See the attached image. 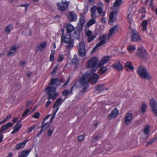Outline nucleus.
<instances>
[{"mask_svg": "<svg viewBox=\"0 0 157 157\" xmlns=\"http://www.w3.org/2000/svg\"><path fill=\"white\" fill-rule=\"evenodd\" d=\"M78 59H73L70 63V65H74L75 66V69L77 68L79 64Z\"/></svg>", "mask_w": 157, "mask_h": 157, "instance_id": "obj_30", "label": "nucleus"}, {"mask_svg": "<svg viewBox=\"0 0 157 157\" xmlns=\"http://www.w3.org/2000/svg\"><path fill=\"white\" fill-rule=\"evenodd\" d=\"M31 151V149H28V150L26 151H23L19 155L18 157H27Z\"/></svg>", "mask_w": 157, "mask_h": 157, "instance_id": "obj_22", "label": "nucleus"}, {"mask_svg": "<svg viewBox=\"0 0 157 157\" xmlns=\"http://www.w3.org/2000/svg\"><path fill=\"white\" fill-rule=\"evenodd\" d=\"M62 94L63 96L65 97L66 98H67L68 95H69V90H64L62 91Z\"/></svg>", "mask_w": 157, "mask_h": 157, "instance_id": "obj_40", "label": "nucleus"}, {"mask_svg": "<svg viewBox=\"0 0 157 157\" xmlns=\"http://www.w3.org/2000/svg\"><path fill=\"white\" fill-rule=\"evenodd\" d=\"M54 128L53 126H51L48 131V134L49 137H50L52 135L54 131Z\"/></svg>", "mask_w": 157, "mask_h": 157, "instance_id": "obj_35", "label": "nucleus"}, {"mask_svg": "<svg viewBox=\"0 0 157 157\" xmlns=\"http://www.w3.org/2000/svg\"><path fill=\"white\" fill-rule=\"evenodd\" d=\"M85 135V133H84V134L82 135H80L78 136V141L79 142H81L82 141V140L84 139V135Z\"/></svg>", "mask_w": 157, "mask_h": 157, "instance_id": "obj_55", "label": "nucleus"}, {"mask_svg": "<svg viewBox=\"0 0 157 157\" xmlns=\"http://www.w3.org/2000/svg\"><path fill=\"white\" fill-rule=\"evenodd\" d=\"M107 70V69L105 67H102L98 70V73L102 75L106 72Z\"/></svg>", "mask_w": 157, "mask_h": 157, "instance_id": "obj_31", "label": "nucleus"}, {"mask_svg": "<svg viewBox=\"0 0 157 157\" xmlns=\"http://www.w3.org/2000/svg\"><path fill=\"white\" fill-rule=\"evenodd\" d=\"M150 106L154 114L157 117V102L154 98H151L150 101Z\"/></svg>", "mask_w": 157, "mask_h": 157, "instance_id": "obj_8", "label": "nucleus"}, {"mask_svg": "<svg viewBox=\"0 0 157 157\" xmlns=\"http://www.w3.org/2000/svg\"><path fill=\"white\" fill-rule=\"evenodd\" d=\"M90 74L88 72L85 73L77 81L75 84L77 87H81L85 85L89 84V81L91 79L90 77L88 78Z\"/></svg>", "mask_w": 157, "mask_h": 157, "instance_id": "obj_3", "label": "nucleus"}, {"mask_svg": "<svg viewBox=\"0 0 157 157\" xmlns=\"http://www.w3.org/2000/svg\"><path fill=\"white\" fill-rule=\"evenodd\" d=\"M83 25H82L78 24L77 26L75 28V29L77 31L81 32L82 29Z\"/></svg>", "mask_w": 157, "mask_h": 157, "instance_id": "obj_41", "label": "nucleus"}, {"mask_svg": "<svg viewBox=\"0 0 157 157\" xmlns=\"http://www.w3.org/2000/svg\"><path fill=\"white\" fill-rule=\"evenodd\" d=\"M41 128V129H42L43 131H44L51 124L50 122H47L44 123H42V122Z\"/></svg>", "mask_w": 157, "mask_h": 157, "instance_id": "obj_24", "label": "nucleus"}, {"mask_svg": "<svg viewBox=\"0 0 157 157\" xmlns=\"http://www.w3.org/2000/svg\"><path fill=\"white\" fill-rule=\"evenodd\" d=\"M118 115V111L116 108L113 109L108 116L109 119H112L116 117Z\"/></svg>", "mask_w": 157, "mask_h": 157, "instance_id": "obj_13", "label": "nucleus"}, {"mask_svg": "<svg viewBox=\"0 0 157 157\" xmlns=\"http://www.w3.org/2000/svg\"><path fill=\"white\" fill-rule=\"evenodd\" d=\"M46 94H48V96L47 97V99L49 100L50 99H53L52 95L53 94L52 93H50L49 92L47 91L46 90H45Z\"/></svg>", "mask_w": 157, "mask_h": 157, "instance_id": "obj_48", "label": "nucleus"}, {"mask_svg": "<svg viewBox=\"0 0 157 157\" xmlns=\"http://www.w3.org/2000/svg\"><path fill=\"white\" fill-rule=\"evenodd\" d=\"M118 13V11H113L111 12L109 15V21L112 22L113 21L114 19V14Z\"/></svg>", "mask_w": 157, "mask_h": 157, "instance_id": "obj_33", "label": "nucleus"}, {"mask_svg": "<svg viewBox=\"0 0 157 157\" xmlns=\"http://www.w3.org/2000/svg\"><path fill=\"white\" fill-rule=\"evenodd\" d=\"M97 9V7L96 6H93L90 10L91 13H94L96 12Z\"/></svg>", "mask_w": 157, "mask_h": 157, "instance_id": "obj_59", "label": "nucleus"}, {"mask_svg": "<svg viewBox=\"0 0 157 157\" xmlns=\"http://www.w3.org/2000/svg\"><path fill=\"white\" fill-rule=\"evenodd\" d=\"M85 21V18L84 16L81 15V17L79 19V24L83 25Z\"/></svg>", "mask_w": 157, "mask_h": 157, "instance_id": "obj_44", "label": "nucleus"}, {"mask_svg": "<svg viewBox=\"0 0 157 157\" xmlns=\"http://www.w3.org/2000/svg\"><path fill=\"white\" fill-rule=\"evenodd\" d=\"M138 51L136 53V55L142 60H146L148 58V55L143 48L138 47Z\"/></svg>", "mask_w": 157, "mask_h": 157, "instance_id": "obj_6", "label": "nucleus"}, {"mask_svg": "<svg viewBox=\"0 0 157 157\" xmlns=\"http://www.w3.org/2000/svg\"><path fill=\"white\" fill-rule=\"evenodd\" d=\"M86 35L88 37V42H90L92 41L96 37L97 35H91L92 32L90 30H88L85 32Z\"/></svg>", "mask_w": 157, "mask_h": 157, "instance_id": "obj_14", "label": "nucleus"}, {"mask_svg": "<svg viewBox=\"0 0 157 157\" xmlns=\"http://www.w3.org/2000/svg\"><path fill=\"white\" fill-rule=\"evenodd\" d=\"M74 42V39H71V34L66 33L64 36H61V44L63 42L66 44H68L66 46L67 49H70L73 47Z\"/></svg>", "mask_w": 157, "mask_h": 157, "instance_id": "obj_2", "label": "nucleus"}, {"mask_svg": "<svg viewBox=\"0 0 157 157\" xmlns=\"http://www.w3.org/2000/svg\"><path fill=\"white\" fill-rule=\"evenodd\" d=\"M22 127L21 124V121H19L14 126V128H19V130Z\"/></svg>", "mask_w": 157, "mask_h": 157, "instance_id": "obj_46", "label": "nucleus"}, {"mask_svg": "<svg viewBox=\"0 0 157 157\" xmlns=\"http://www.w3.org/2000/svg\"><path fill=\"white\" fill-rule=\"evenodd\" d=\"M112 67L118 71H122L123 69V67L121 64L120 61L117 62L113 64L112 65Z\"/></svg>", "mask_w": 157, "mask_h": 157, "instance_id": "obj_15", "label": "nucleus"}, {"mask_svg": "<svg viewBox=\"0 0 157 157\" xmlns=\"http://www.w3.org/2000/svg\"><path fill=\"white\" fill-rule=\"evenodd\" d=\"M99 75L96 73L94 74L92 76V78L97 80L99 79Z\"/></svg>", "mask_w": 157, "mask_h": 157, "instance_id": "obj_54", "label": "nucleus"}, {"mask_svg": "<svg viewBox=\"0 0 157 157\" xmlns=\"http://www.w3.org/2000/svg\"><path fill=\"white\" fill-rule=\"evenodd\" d=\"M13 27V25L11 24L9 25L8 26H7L5 29L6 31V32H8L9 33L11 29Z\"/></svg>", "mask_w": 157, "mask_h": 157, "instance_id": "obj_45", "label": "nucleus"}, {"mask_svg": "<svg viewBox=\"0 0 157 157\" xmlns=\"http://www.w3.org/2000/svg\"><path fill=\"white\" fill-rule=\"evenodd\" d=\"M36 124L32 126L29 127L27 132V133H29L32 132L33 129L35 127Z\"/></svg>", "mask_w": 157, "mask_h": 157, "instance_id": "obj_56", "label": "nucleus"}, {"mask_svg": "<svg viewBox=\"0 0 157 157\" xmlns=\"http://www.w3.org/2000/svg\"><path fill=\"white\" fill-rule=\"evenodd\" d=\"M135 46H132V45L128 46L127 48L128 50L130 52H131L132 51L133 52L135 50Z\"/></svg>", "mask_w": 157, "mask_h": 157, "instance_id": "obj_49", "label": "nucleus"}, {"mask_svg": "<svg viewBox=\"0 0 157 157\" xmlns=\"http://www.w3.org/2000/svg\"><path fill=\"white\" fill-rule=\"evenodd\" d=\"M67 17L70 22L75 21L77 19V16L75 13L73 11L70 12L67 15Z\"/></svg>", "mask_w": 157, "mask_h": 157, "instance_id": "obj_12", "label": "nucleus"}, {"mask_svg": "<svg viewBox=\"0 0 157 157\" xmlns=\"http://www.w3.org/2000/svg\"><path fill=\"white\" fill-rule=\"evenodd\" d=\"M89 86V84H87L85 85L83 87L82 90L80 91L78 93V95L81 96L83 94V93L85 92L86 90L88 88Z\"/></svg>", "mask_w": 157, "mask_h": 157, "instance_id": "obj_32", "label": "nucleus"}, {"mask_svg": "<svg viewBox=\"0 0 157 157\" xmlns=\"http://www.w3.org/2000/svg\"><path fill=\"white\" fill-rule=\"evenodd\" d=\"M56 88L55 87H52L51 86H47L45 89V90L49 92L50 93L56 92Z\"/></svg>", "mask_w": 157, "mask_h": 157, "instance_id": "obj_29", "label": "nucleus"}, {"mask_svg": "<svg viewBox=\"0 0 157 157\" xmlns=\"http://www.w3.org/2000/svg\"><path fill=\"white\" fill-rule=\"evenodd\" d=\"M65 27L66 28L67 32L66 33L71 34L75 30L74 27L70 24H67L65 25Z\"/></svg>", "mask_w": 157, "mask_h": 157, "instance_id": "obj_19", "label": "nucleus"}, {"mask_svg": "<svg viewBox=\"0 0 157 157\" xmlns=\"http://www.w3.org/2000/svg\"><path fill=\"white\" fill-rule=\"evenodd\" d=\"M142 25L143 26V30L144 31H145L147 29V21L145 20L143 21L142 23Z\"/></svg>", "mask_w": 157, "mask_h": 157, "instance_id": "obj_36", "label": "nucleus"}, {"mask_svg": "<svg viewBox=\"0 0 157 157\" xmlns=\"http://www.w3.org/2000/svg\"><path fill=\"white\" fill-rule=\"evenodd\" d=\"M58 81V78H53L51 79L50 82L48 85H53L56 84Z\"/></svg>", "mask_w": 157, "mask_h": 157, "instance_id": "obj_34", "label": "nucleus"}, {"mask_svg": "<svg viewBox=\"0 0 157 157\" xmlns=\"http://www.w3.org/2000/svg\"><path fill=\"white\" fill-rule=\"evenodd\" d=\"M98 61L99 59L97 57H94L91 58L87 61V64L86 65L87 67L94 68L97 66Z\"/></svg>", "mask_w": 157, "mask_h": 157, "instance_id": "obj_7", "label": "nucleus"}, {"mask_svg": "<svg viewBox=\"0 0 157 157\" xmlns=\"http://www.w3.org/2000/svg\"><path fill=\"white\" fill-rule=\"evenodd\" d=\"M54 93V94L53 95H52L53 100H54L55 99H56V97L59 95L58 93H57V92H55Z\"/></svg>", "mask_w": 157, "mask_h": 157, "instance_id": "obj_62", "label": "nucleus"}, {"mask_svg": "<svg viewBox=\"0 0 157 157\" xmlns=\"http://www.w3.org/2000/svg\"><path fill=\"white\" fill-rule=\"evenodd\" d=\"M69 3V2H64L63 1L61 3H58L57 4L58 10L62 12L65 11L68 8Z\"/></svg>", "mask_w": 157, "mask_h": 157, "instance_id": "obj_9", "label": "nucleus"}, {"mask_svg": "<svg viewBox=\"0 0 157 157\" xmlns=\"http://www.w3.org/2000/svg\"><path fill=\"white\" fill-rule=\"evenodd\" d=\"M157 140V137H155L153 138V139L147 142V145H149L150 144H151L153 143L156 140Z\"/></svg>", "mask_w": 157, "mask_h": 157, "instance_id": "obj_51", "label": "nucleus"}, {"mask_svg": "<svg viewBox=\"0 0 157 157\" xmlns=\"http://www.w3.org/2000/svg\"><path fill=\"white\" fill-rule=\"evenodd\" d=\"M19 130V129L14 128L13 131L11 132V134H13L16 133Z\"/></svg>", "mask_w": 157, "mask_h": 157, "instance_id": "obj_61", "label": "nucleus"}, {"mask_svg": "<svg viewBox=\"0 0 157 157\" xmlns=\"http://www.w3.org/2000/svg\"><path fill=\"white\" fill-rule=\"evenodd\" d=\"M137 73L141 78L147 80H150L151 78V75L147 71V68L143 66L140 65L138 67Z\"/></svg>", "mask_w": 157, "mask_h": 157, "instance_id": "obj_1", "label": "nucleus"}, {"mask_svg": "<svg viewBox=\"0 0 157 157\" xmlns=\"http://www.w3.org/2000/svg\"><path fill=\"white\" fill-rule=\"evenodd\" d=\"M40 114L38 112H35L34 114L32 115V117L36 119H38L39 118Z\"/></svg>", "mask_w": 157, "mask_h": 157, "instance_id": "obj_50", "label": "nucleus"}, {"mask_svg": "<svg viewBox=\"0 0 157 157\" xmlns=\"http://www.w3.org/2000/svg\"><path fill=\"white\" fill-rule=\"evenodd\" d=\"M13 124L12 122H9L6 124L2 126V130L4 131H6L10 127H11L13 125Z\"/></svg>", "mask_w": 157, "mask_h": 157, "instance_id": "obj_25", "label": "nucleus"}, {"mask_svg": "<svg viewBox=\"0 0 157 157\" xmlns=\"http://www.w3.org/2000/svg\"><path fill=\"white\" fill-rule=\"evenodd\" d=\"M59 64L55 66L53 69V70L51 72L52 74H55L57 71L58 67Z\"/></svg>", "mask_w": 157, "mask_h": 157, "instance_id": "obj_57", "label": "nucleus"}, {"mask_svg": "<svg viewBox=\"0 0 157 157\" xmlns=\"http://www.w3.org/2000/svg\"><path fill=\"white\" fill-rule=\"evenodd\" d=\"M62 100V98H57L53 105V108L55 109L56 107H57L58 105H60L62 102H61Z\"/></svg>", "mask_w": 157, "mask_h": 157, "instance_id": "obj_21", "label": "nucleus"}, {"mask_svg": "<svg viewBox=\"0 0 157 157\" xmlns=\"http://www.w3.org/2000/svg\"><path fill=\"white\" fill-rule=\"evenodd\" d=\"M79 46L78 48L79 55L81 57H83L85 56L86 52L84 44L82 42L79 43Z\"/></svg>", "mask_w": 157, "mask_h": 157, "instance_id": "obj_11", "label": "nucleus"}, {"mask_svg": "<svg viewBox=\"0 0 157 157\" xmlns=\"http://www.w3.org/2000/svg\"><path fill=\"white\" fill-rule=\"evenodd\" d=\"M99 137L98 136H97L93 137L91 140V142H94L97 141Z\"/></svg>", "mask_w": 157, "mask_h": 157, "instance_id": "obj_60", "label": "nucleus"}, {"mask_svg": "<svg viewBox=\"0 0 157 157\" xmlns=\"http://www.w3.org/2000/svg\"><path fill=\"white\" fill-rule=\"evenodd\" d=\"M47 44V42H42L36 47L35 50L37 51H42L43 50L42 49H44L46 47Z\"/></svg>", "mask_w": 157, "mask_h": 157, "instance_id": "obj_17", "label": "nucleus"}, {"mask_svg": "<svg viewBox=\"0 0 157 157\" xmlns=\"http://www.w3.org/2000/svg\"><path fill=\"white\" fill-rule=\"evenodd\" d=\"M132 113H127L124 117L125 123L128 124L130 123L132 119Z\"/></svg>", "mask_w": 157, "mask_h": 157, "instance_id": "obj_18", "label": "nucleus"}, {"mask_svg": "<svg viewBox=\"0 0 157 157\" xmlns=\"http://www.w3.org/2000/svg\"><path fill=\"white\" fill-rule=\"evenodd\" d=\"M110 59V57L108 56H106L104 57L101 59L99 62L97 66V67L96 68H94L90 69V71H88L85 73L88 72L90 74L89 76H90L92 73L95 72L98 68L101 67L103 66L105 64L107 63Z\"/></svg>", "mask_w": 157, "mask_h": 157, "instance_id": "obj_4", "label": "nucleus"}, {"mask_svg": "<svg viewBox=\"0 0 157 157\" xmlns=\"http://www.w3.org/2000/svg\"><path fill=\"white\" fill-rule=\"evenodd\" d=\"M122 0H116L114 4L115 7H117L120 6L122 3Z\"/></svg>", "mask_w": 157, "mask_h": 157, "instance_id": "obj_37", "label": "nucleus"}, {"mask_svg": "<svg viewBox=\"0 0 157 157\" xmlns=\"http://www.w3.org/2000/svg\"><path fill=\"white\" fill-rule=\"evenodd\" d=\"M29 109L28 108L27 109L25 110V111L23 113V114L22 115V117L21 118V119H22V117H24L26 116L27 115L28 113L29 112Z\"/></svg>", "mask_w": 157, "mask_h": 157, "instance_id": "obj_52", "label": "nucleus"}, {"mask_svg": "<svg viewBox=\"0 0 157 157\" xmlns=\"http://www.w3.org/2000/svg\"><path fill=\"white\" fill-rule=\"evenodd\" d=\"M32 101H28L26 103V107L28 108L30 105L32 104Z\"/></svg>", "mask_w": 157, "mask_h": 157, "instance_id": "obj_64", "label": "nucleus"}, {"mask_svg": "<svg viewBox=\"0 0 157 157\" xmlns=\"http://www.w3.org/2000/svg\"><path fill=\"white\" fill-rule=\"evenodd\" d=\"M17 47L16 45L13 46L10 48V50L7 54V56H9L14 53L16 51Z\"/></svg>", "mask_w": 157, "mask_h": 157, "instance_id": "obj_26", "label": "nucleus"}, {"mask_svg": "<svg viewBox=\"0 0 157 157\" xmlns=\"http://www.w3.org/2000/svg\"><path fill=\"white\" fill-rule=\"evenodd\" d=\"M125 67L126 70L128 71L129 70L128 68H129L130 70L133 71L134 69V67L132 65V63L130 61H128L125 63Z\"/></svg>", "mask_w": 157, "mask_h": 157, "instance_id": "obj_20", "label": "nucleus"}, {"mask_svg": "<svg viewBox=\"0 0 157 157\" xmlns=\"http://www.w3.org/2000/svg\"><path fill=\"white\" fill-rule=\"evenodd\" d=\"M105 86L104 84H98L95 87V89L99 91L101 88Z\"/></svg>", "mask_w": 157, "mask_h": 157, "instance_id": "obj_39", "label": "nucleus"}, {"mask_svg": "<svg viewBox=\"0 0 157 157\" xmlns=\"http://www.w3.org/2000/svg\"><path fill=\"white\" fill-rule=\"evenodd\" d=\"M106 38L107 34L106 33L104 34L102 36H100L98 38V40L100 41L92 49L91 52V54H94L96 50L98 49V48L99 47L105 44Z\"/></svg>", "mask_w": 157, "mask_h": 157, "instance_id": "obj_5", "label": "nucleus"}, {"mask_svg": "<svg viewBox=\"0 0 157 157\" xmlns=\"http://www.w3.org/2000/svg\"><path fill=\"white\" fill-rule=\"evenodd\" d=\"M80 32L75 30L72 34L73 37L77 40H79L80 35Z\"/></svg>", "mask_w": 157, "mask_h": 157, "instance_id": "obj_23", "label": "nucleus"}, {"mask_svg": "<svg viewBox=\"0 0 157 157\" xmlns=\"http://www.w3.org/2000/svg\"><path fill=\"white\" fill-rule=\"evenodd\" d=\"M97 12L100 15L103 12V9L101 6H99L98 8H97Z\"/></svg>", "mask_w": 157, "mask_h": 157, "instance_id": "obj_53", "label": "nucleus"}, {"mask_svg": "<svg viewBox=\"0 0 157 157\" xmlns=\"http://www.w3.org/2000/svg\"><path fill=\"white\" fill-rule=\"evenodd\" d=\"M131 40L132 42L137 41L141 40L138 33L136 30H133L132 31Z\"/></svg>", "mask_w": 157, "mask_h": 157, "instance_id": "obj_10", "label": "nucleus"}, {"mask_svg": "<svg viewBox=\"0 0 157 157\" xmlns=\"http://www.w3.org/2000/svg\"><path fill=\"white\" fill-rule=\"evenodd\" d=\"M149 128V125H147L145 127L144 130V134L142 135L141 136V138L143 140H145L147 139V135L150 132Z\"/></svg>", "mask_w": 157, "mask_h": 157, "instance_id": "obj_16", "label": "nucleus"}, {"mask_svg": "<svg viewBox=\"0 0 157 157\" xmlns=\"http://www.w3.org/2000/svg\"><path fill=\"white\" fill-rule=\"evenodd\" d=\"M63 59V55L62 54L60 55L59 56V58L57 60V61L61 62Z\"/></svg>", "mask_w": 157, "mask_h": 157, "instance_id": "obj_58", "label": "nucleus"}, {"mask_svg": "<svg viewBox=\"0 0 157 157\" xmlns=\"http://www.w3.org/2000/svg\"><path fill=\"white\" fill-rule=\"evenodd\" d=\"M93 19L94 18L91 19L88 22L87 24V25L89 27L90 26L96 23L95 20Z\"/></svg>", "mask_w": 157, "mask_h": 157, "instance_id": "obj_38", "label": "nucleus"}, {"mask_svg": "<svg viewBox=\"0 0 157 157\" xmlns=\"http://www.w3.org/2000/svg\"><path fill=\"white\" fill-rule=\"evenodd\" d=\"M118 31V26L117 25H116L109 30V33L113 35V34L117 32Z\"/></svg>", "mask_w": 157, "mask_h": 157, "instance_id": "obj_27", "label": "nucleus"}, {"mask_svg": "<svg viewBox=\"0 0 157 157\" xmlns=\"http://www.w3.org/2000/svg\"><path fill=\"white\" fill-rule=\"evenodd\" d=\"M24 147V146L21 143H19L16 145V148L18 150H19L21 148H22Z\"/></svg>", "mask_w": 157, "mask_h": 157, "instance_id": "obj_47", "label": "nucleus"}, {"mask_svg": "<svg viewBox=\"0 0 157 157\" xmlns=\"http://www.w3.org/2000/svg\"><path fill=\"white\" fill-rule=\"evenodd\" d=\"M147 106L145 102H143L141 106L140 111L142 113H144L146 111Z\"/></svg>", "mask_w": 157, "mask_h": 157, "instance_id": "obj_28", "label": "nucleus"}, {"mask_svg": "<svg viewBox=\"0 0 157 157\" xmlns=\"http://www.w3.org/2000/svg\"><path fill=\"white\" fill-rule=\"evenodd\" d=\"M77 85L75 83V84L71 87L70 91H69V95H71L73 94L72 91L74 89H75L76 88H78Z\"/></svg>", "mask_w": 157, "mask_h": 157, "instance_id": "obj_42", "label": "nucleus"}, {"mask_svg": "<svg viewBox=\"0 0 157 157\" xmlns=\"http://www.w3.org/2000/svg\"><path fill=\"white\" fill-rule=\"evenodd\" d=\"M70 77H68L67 81L66 82L64 83V84L63 85V87H64L65 86H66L67 85V84L69 83V82L70 81Z\"/></svg>", "mask_w": 157, "mask_h": 157, "instance_id": "obj_63", "label": "nucleus"}, {"mask_svg": "<svg viewBox=\"0 0 157 157\" xmlns=\"http://www.w3.org/2000/svg\"><path fill=\"white\" fill-rule=\"evenodd\" d=\"M12 117V114H10V115H8L6 116V118L5 119L1 121V123L2 124H3L4 123L8 121Z\"/></svg>", "mask_w": 157, "mask_h": 157, "instance_id": "obj_43", "label": "nucleus"}]
</instances>
